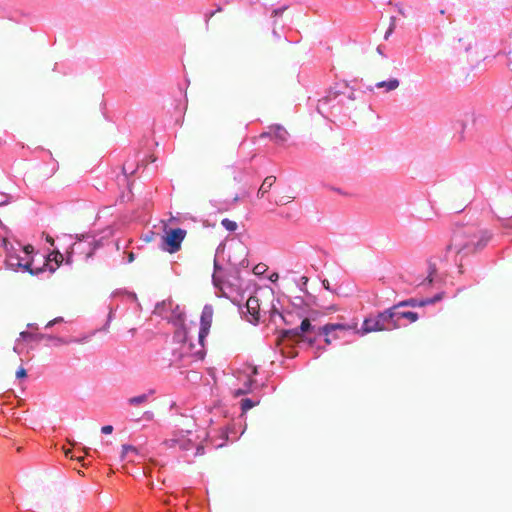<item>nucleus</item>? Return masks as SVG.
<instances>
[{"label":"nucleus","mask_w":512,"mask_h":512,"mask_svg":"<svg viewBox=\"0 0 512 512\" xmlns=\"http://www.w3.org/2000/svg\"><path fill=\"white\" fill-rule=\"evenodd\" d=\"M487 239L480 235L475 226L457 227L452 234L449 244L446 247L447 253H454L461 258L472 255L482 249Z\"/></svg>","instance_id":"obj_1"},{"label":"nucleus","mask_w":512,"mask_h":512,"mask_svg":"<svg viewBox=\"0 0 512 512\" xmlns=\"http://www.w3.org/2000/svg\"><path fill=\"white\" fill-rule=\"evenodd\" d=\"M186 235L187 231L182 228L165 229L161 238V249L170 254L178 252Z\"/></svg>","instance_id":"obj_2"},{"label":"nucleus","mask_w":512,"mask_h":512,"mask_svg":"<svg viewBox=\"0 0 512 512\" xmlns=\"http://www.w3.org/2000/svg\"><path fill=\"white\" fill-rule=\"evenodd\" d=\"M391 315L389 309L379 313L374 318H366L361 327V333L367 334L371 332L392 330Z\"/></svg>","instance_id":"obj_3"},{"label":"nucleus","mask_w":512,"mask_h":512,"mask_svg":"<svg viewBox=\"0 0 512 512\" xmlns=\"http://www.w3.org/2000/svg\"><path fill=\"white\" fill-rule=\"evenodd\" d=\"M314 329L315 327L311 324V319L305 318L302 320L298 328L283 330L281 333V339H288L294 342H298L299 340H304V335L314 331Z\"/></svg>","instance_id":"obj_4"},{"label":"nucleus","mask_w":512,"mask_h":512,"mask_svg":"<svg viewBox=\"0 0 512 512\" xmlns=\"http://www.w3.org/2000/svg\"><path fill=\"white\" fill-rule=\"evenodd\" d=\"M402 307L403 306L400 305V303H397L388 308L391 315V326L394 327V329L400 328L402 326V319L407 320L409 323H414L419 319V316L416 312L400 311V308Z\"/></svg>","instance_id":"obj_5"},{"label":"nucleus","mask_w":512,"mask_h":512,"mask_svg":"<svg viewBox=\"0 0 512 512\" xmlns=\"http://www.w3.org/2000/svg\"><path fill=\"white\" fill-rule=\"evenodd\" d=\"M213 319V308L210 305L204 306L201 318H200V330L198 333V339L201 346H204V339L209 334Z\"/></svg>","instance_id":"obj_6"},{"label":"nucleus","mask_w":512,"mask_h":512,"mask_svg":"<svg viewBox=\"0 0 512 512\" xmlns=\"http://www.w3.org/2000/svg\"><path fill=\"white\" fill-rule=\"evenodd\" d=\"M264 136H270L275 141L279 143H284L287 141L289 133L284 127L280 125H273L269 128V132L263 133L261 135V137Z\"/></svg>","instance_id":"obj_7"},{"label":"nucleus","mask_w":512,"mask_h":512,"mask_svg":"<svg viewBox=\"0 0 512 512\" xmlns=\"http://www.w3.org/2000/svg\"><path fill=\"white\" fill-rule=\"evenodd\" d=\"M246 308L251 316V319L249 321L254 324L257 323L259 321L260 315V304L258 298L249 297L246 302Z\"/></svg>","instance_id":"obj_8"},{"label":"nucleus","mask_w":512,"mask_h":512,"mask_svg":"<svg viewBox=\"0 0 512 512\" xmlns=\"http://www.w3.org/2000/svg\"><path fill=\"white\" fill-rule=\"evenodd\" d=\"M62 261H63V255L58 251H54L50 254L48 259L43 264L44 270L47 267H49L50 272H54L56 270V268H58L59 265L62 263Z\"/></svg>","instance_id":"obj_9"},{"label":"nucleus","mask_w":512,"mask_h":512,"mask_svg":"<svg viewBox=\"0 0 512 512\" xmlns=\"http://www.w3.org/2000/svg\"><path fill=\"white\" fill-rule=\"evenodd\" d=\"M275 182H276L275 176H273V175L267 176L264 179V181L262 182L260 188L258 189L257 197L263 198L270 191V189L275 184Z\"/></svg>","instance_id":"obj_10"},{"label":"nucleus","mask_w":512,"mask_h":512,"mask_svg":"<svg viewBox=\"0 0 512 512\" xmlns=\"http://www.w3.org/2000/svg\"><path fill=\"white\" fill-rule=\"evenodd\" d=\"M350 326L341 323H328L319 328V333L329 336L335 330H347Z\"/></svg>","instance_id":"obj_11"},{"label":"nucleus","mask_w":512,"mask_h":512,"mask_svg":"<svg viewBox=\"0 0 512 512\" xmlns=\"http://www.w3.org/2000/svg\"><path fill=\"white\" fill-rule=\"evenodd\" d=\"M21 269L29 272L31 275H39L40 273L44 272V266L41 267H34L33 266V259H30L26 261L25 263L22 262V266H20Z\"/></svg>","instance_id":"obj_12"},{"label":"nucleus","mask_w":512,"mask_h":512,"mask_svg":"<svg viewBox=\"0 0 512 512\" xmlns=\"http://www.w3.org/2000/svg\"><path fill=\"white\" fill-rule=\"evenodd\" d=\"M441 299L440 296L436 297V300H439ZM435 301V299H428V300H425V301H421V302H418L416 299H408V300H404V301H401L399 302L400 305L406 307V306H411V307H415V306H425L426 304H430V303H433Z\"/></svg>","instance_id":"obj_13"},{"label":"nucleus","mask_w":512,"mask_h":512,"mask_svg":"<svg viewBox=\"0 0 512 512\" xmlns=\"http://www.w3.org/2000/svg\"><path fill=\"white\" fill-rule=\"evenodd\" d=\"M398 79H390L388 81H381L376 84L377 88H385L387 91L395 90L399 87Z\"/></svg>","instance_id":"obj_14"},{"label":"nucleus","mask_w":512,"mask_h":512,"mask_svg":"<svg viewBox=\"0 0 512 512\" xmlns=\"http://www.w3.org/2000/svg\"><path fill=\"white\" fill-rule=\"evenodd\" d=\"M153 393H154V391L151 390L149 392V394H141L138 396L131 397L128 399V403L132 406H138V405L144 404L148 401L149 395H151Z\"/></svg>","instance_id":"obj_15"},{"label":"nucleus","mask_w":512,"mask_h":512,"mask_svg":"<svg viewBox=\"0 0 512 512\" xmlns=\"http://www.w3.org/2000/svg\"><path fill=\"white\" fill-rule=\"evenodd\" d=\"M6 264L10 269L16 271L22 266V261L17 256H9L6 260Z\"/></svg>","instance_id":"obj_16"},{"label":"nucleus","mask_w":512,"mask_h":512,"mask_svg":"<svg viewBox=\"0 0 512 512\" xmlns=\"http://www.w3.org/2000/svg\"><path fill=\"white\" fill-rule=\"evenodd\" d=\"M337 310H338V308L335 305H331V306H328V307H322V311L321 312L312 311L311 319L312 320H316L317 316H319L320 314L326 315V314L335 312Z\"/></svg>","instance_id":"obj_17"},{"label":"nucleus","mask_w":512,"mask_h":512,"mask_svg":"<svg viewBox=\"0 0 512 512\" xmlns=\"http://www.w3.org/2000/svg\"><path fill=\"white\" fill-rule=\"evenodd\" d=\"M20 337L23 338V339H28V340H41V339H44V338H49L48 336H45L43 334H40V335H34L30 332H27V331H22L20 333Z\"/></svg>","instance_id":"obj_18"},{"label":"nucleus","mask_w":512,"mask_h":512,"mask_svg":"<svg viewBox=\"0 0 512 512\" xmlns=\"http://www.w3.org/2000/svg\"><path fill=\"white\" fill-rule=\"evenodd\" d=\"M221 224H222V226H223L226 230H228V231H230V232L235 231V230L237 229V227H238V225H237V223H236L235 221H232V220L227 219V218L223 219V220L221 221Z\"/></svg>","instance_id":"obj_19"},{"label":"nucleus","mask_w":512,"mask_h":512,"mask_svg":"<svg viewBox=\"0 0 512 512\" xmlns=\"http://www.w3.org/2000/svg\"><path fill=\"white\" fill-rule=\"evenodd\" d=\"M129 452L137 454L138 453V449L136 447L132 446V445H126V444L123 445L122 446L121 458L124 459Z\"/></svg>","instance_id":"obj_20"},{"label":"nucleus","mask_w":512,"mask_h":512,"mask_svg":"<svg viewBox=\"0 0 512 512\" xmlns=\"http://www.w3.org/2000/svg\"><path fill=\"white\" fill-rule=\"evenodd\" d=\"M255 406V403L249 399L245 398L241 400V408L243 412L248 411L249 409L253 408Z\"/></svg>","instance_id":"obj_21"},{"label":"nucleus","mask_w":512,"mask_h":512,"mask_svg":"<svg viewBox=\"0 0 512 512\" xmlns=\"http://www.w3.org/2000/svg\"><path fill=\"white\" fill-rule=\"evenodd\" d=\"M254 382L252 378H249L248 382L246 383V387L244 389H239L235 392V396H240L247 394L250 391V386Z\"/></svg>","instance_id":"obj_22"},{"label":"nucleus","mask_w":512,"mask_h":512,"mask_svg":"<svg viewBox=\"0 0 512 512\" xmlns=\"http://www.w3.org/2000/svg\"><path fill=\"white\" fill-rule=\"evenodd\" d=\"M178 442H179L178 439L172 438V439L164 441V445L171 448V447H174Z\"/></svg>","instance_id":"obj_23"},{"label":"nucleus","mask_w":512,"mask_h":512,"mask_svg":"<svg viewBox=\"0 0 512 512\" xmlns=\"http://www.w3.org/2000/svg\"><path fill=\"white\" fill-rule=\"evenodd\" d=\"M63 321V318L62 317H57L51 321H49L47 324H46V328H49V327H52L53 325L57 324V323H60Z\"/></svg>","instance_id":"obj_24"},{"label":"nucleus","mask_w":512,"mask_h":512,"mask_svg":"<svg viewBox=\"0 0 512 512\" xmlns=\"http://www.w3.org/2000/svg\"><path fill=\"white\" fill-rule=\"evenodd\" d=\"M27 375L26 373V370L23 368V367H20L17 371H16V377L17 378H25Z\"/></svg>","instance_id":"obj_25"},{"label":"nucleus","mask_w":512,"mask_h":512,"mask_svg":"<svg viewBox=\"0 0 512 512\" xmlns=\"http://www.w3.org/2000/svg\"><path fill=\"white\" fill-rule=\"evenodd\" d=\"M101 432L104 434H111L113 432V426L105 425L101 428Z\"/></svg>","instance_id":"obj_26"},{"label":"nucleus","mask_w":512,"mask_h":512,"mask_svg":"<svg viewBox=\"0 0 512 512\" xmlns=\"http://www.w3.org/2000/svg\"><path fill=\"white\" fill-rule=\"evenodd\" d=\"M329 99H330L329 96L320 99L318 102V109L320 110V107L327 105L329 102Z\"/></svg>","instance_id":"obj_27"},{"label":"nucleus","mask_w":512,"mask_h":512,"mask_svg":"<svg viewBox=\"0 0 512 512\" xmlns=\"http://www.w3.org/2000/svg\"><path fill=\"white\" fill-rule=\"evenodd\" d=\"M23 251L27 254V255H30L34 252V247L30 244L26 245L23 247Z\"/></svg>","instance_id":"obj_28"},{"label":"nucleus","mask_w":512,"mask_h":512,"mask_svg":"<svg viewBox=\"0 0 512 512\" xmlns=\"http://www.w3.org/2000/svg\"><path fill=\"white\" fill-rule=\"evenodd\" d=\"M56 340H57V342L59 344H68V343H70V341H66V340H64L62 338H56ZM71 342H77V340H71Z\"/></svg>","instance_id":"obj_29"},{"label":"nucleus","mask_w":512,"mask_h":512,"mask_svg":"<svg viewBox=\"0 0 512 512\" xmlns=\"http://www.w3.org/2000/svg\"><path fill=\"white\" fill-rule=\"evenodd\" d=\"M322 285H323V287H324L326 290H330V283H329V281H328L327 279H324V280L322 281Z\"/></svg>","instance_id":"obj_30"},{"label":"nucleus","mask_w":512,"mask_h":512,"mask_svg":"<svg viewBox=\"0 0 512 512\" xmlns=\"http://www.w3.org/2000/svg\"><path fill=\"white\" fill-rule=\"evenodd\" d=\"M509 67L512 70V49L508 51Z\"/></svg>","instance_id":"obj_31"},{"label":"nucleus","mask_w":512,"mask_h":512,"mask_svg":"<svg viewBox=\"0 0 512 512\" xmlns=\"http://www.w3.org/2000/svg\"><path fill=\"white\" fill-rule=\"evenodd\" d=\"M262 269H263V265H257L254 268V271H255L256 274H260V273H262Z\"/></svg>","instance_id":"obj_32"},{"label":"nucleus","mask_w":512,"mask_h":512,"mask_svg":"<svg viewBox=\"0 0 512 512\" xmlns=\"http://www.w3.org/2000/svg\"><path fill=\"white\" fill-rule=\"evenodd\" d=\"M220 11H222V9L219 7L216 11L211 12L209 14V19L212 18L215 15L216 12H220Z\"/></svg>","instance_id":"obj_33"},{"label":"nucleus","mask_w":512,"mask_h":512,"mask_svg":"<svg viewBox=\"0 0 512 512\" xmlns=\"http://www.w3.org/2000/svg\"><path fill=\"white\" fill-rule=\"evenodd\" d=\"M324 341H325V343H326L327 345H330V344L332 343V341H331V339H330V337H329V336H325Z\"/></svg>","instance_id":"obj_34"},{"label":"nucleus","mask_w":512,"mask_h":512,"mask_svg":"<svg viewBox=\"0 0 512 512\" xmlns=\"http://www.w3.org/2000/svg\"><path fill=\"white\" fill-rule=\"evenodd\" d=\"M217 272L215 271L214 275H213V281L215 283V285H218L217 281H218V277H217Z\"/></svg>","instance_id":"obj_35"},{"label":"nucleus","mask_w":512,"mask_h":512,"mask_svg":"<svg viewBox=\"0 0 512 512\" xmlns=\"http://www.w3.org/2000/svg\"><path fill=\"white\" fill-rule=\"evenodd\" d=\"M280 12H281V10H278V9L274 10L273 11V16L279 15Z\"/></svg>","instance_id":"obj_36"},{"label":"nucleus","mask_w":512,"mask_h":512,"mask_svg":"<svg viewBox=\"0 0 512 512\" xmlns=\"http://www.w3.org/2000/svg\"><path fill=\"white\" fill-rule=\"evenodd\" d=\"M186 426H187L186 432H187V433H190V432H191V429H190V428H192V425H189V424H188V425H186Z\"/></svg>","instance_id":"obj_37"},{"label":"nucleus","mask_w":512,"mask_h":512,"mask_svg":"<svg viewBox=\"0 0 512 512\" xmlns=\"http://www.w3.org/2000/svg\"><path fill=\"white\" fill-rule=\"evenodd\" d=\"M314 342H315V339H308V343H309L310 345H313V344H314Z\"/></svg>","instance_id":"obj_38"},{"label":"nucleus","mask_w":512,"mask_h":512,"mask_svg":"<svg viewBox=\"0 0 512 512\" xmlns=\"http://www.w3.org/2000/svg\"><path fill=\"white\" fill-rule=\"evenodd\" d=\"M89 448H83V451L85 452L86 455H89Z\"/></svg>","instance_id":"obj_39"},{"label":"nucleus","mask_w":512,"mask_h":512,"mask_svg":"<svg viewBox=\"0 0 512 512\" xmlns=\"http://www.w3.org/2000/svg\"><path fill=\"white\" fill-rule=\"evenodd\" d=\"M432 280H433V279H432V273H430V274H429V276H428V281H429V283H431V282H432Z\"/></svg>","instance_id":"obj_40"},{"label":"nucleus","mask_w":512,"mask_h":512,"mask_svg":"<svg viewBox=\"0 0 512 512\" xmlns=\"http://www.w3.org/2000/svg\"><path fill=\"white\" fill-rule=\"evenodd\" d=\"M252 374H254V375L257 374V368L256 367H253Z\"/></svg>","instance_id":"obj_41"},{"label":"nucleus","mask_w":512,"mask_h":512,"mask_svg":"<svg viewBox=\"0 0 512 512\" xmlns=\"http://www.w3.org/2000/svg\"><path fill=\"white\" fill-rule=\"evenodd\" d=\"M47 241L50 242L51 244H53V242H54L53 239L50 237L47 238Z\"/></svg>","instance_id":"obj_42"},{"label":"nucleus","mask_w":512,"mask_h":512,"mask_svg":"<svg viewBox=\"0 0 512 512\" xmlns=\"http://www.w3.org/2000/svg\"><path fill=\"white\" fill-rule=\"evenodd\" d=\"M70 453H71V450L69 449V450H67V451L65 452V455H66V456H70Z\"/></svg>","instance_id":"obj_43"},{"label":"nucleus","mask_w":512,"mask_h":512,"mask_svg":"<svg viewBox=\"0 0 512 512\" xmlns=\"http://www.w3.org/2000/svg\"><path fill=\"white\" fill-rule=\"evenodd\" d=\"M16 450H17V452H21V451H22V447H21V446H19V447H17V449H16Z\"/></svg>","instance_id":"obj_44"},{"label":"nucleus","mask_w":512,"mask_h":512,"mask_svg":"<svg viewBox=\"0 0 512 512\" xmlns=\"http://www.w3.org/2000/svg\"><path fill=\"white\" fill-rule=\"evenodd\" d=\"M214 267H215V269L217 270L218 266H217L216 261H214Z\"/></svg>","instance_id":"obj_45"},{"label":"nucleus","mask_w":512,"mask_h":512,"mask_svg":"<svg viewBox=\"0 0 512 512\" xmlns=\"http://www.w3.org/2000/svg\"><path fill=\"white\" fill-rule=\"evenodd\" d=\"M129 259L132 260L133 259V254L131 253L130 256H129Z\"/></svg>","instance_id":"obj_46"},{"label":"nucleus","mask_w":512,"mask_h":512,"mask_svg":"<svg viewBox=\"0 0 512 512\" xmlns=\"http://www.w3.org/2000/svg\"><path fill=\"white\" fill-rule=\"evenodd\" d=\"M78 461H82L83 460V457H78L77 458Z\"/></svg>","instance_id":"obj_47"}]
</instances>
